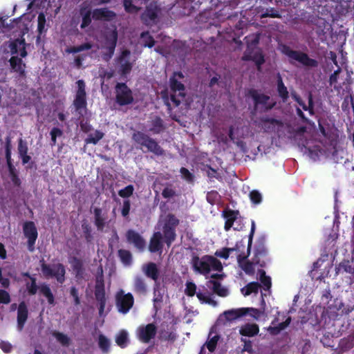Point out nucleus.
Segmentation results:
<instances>
[{
  "label": "nucleus",
  "instance_id": "1",
  "mask_svg": "<svg viewBox=\"0 0 354 354\" xmlns=\"http://www.w3.org/2000/svg\"><path fill=\"white\" fill-rule=\"evenodd\" d=\"M322 136L325 142L314 140H305L299 142V146H302L310 158L313 160H319L322 157L330 158L335 162H339L346 155V151L342 148H337L336 145L330 142L327 143L326 138L323 128H321Z\"/></svg>",
  "mask_w": 354,
  "mask_h": 354
},
{
  "label": "nucleus",
  "instance_id": "2",
  "mask_svg": "<svg viewBox=\"0 0 354 354\" xmlns=\"http://www.w3.org/2000/svg\"><path fill=\"white\" fill-rule=\"evenodd\" d=\"M178 224V220L172 215L161 217L157 227L150 241L149 249L150 252L160 251L165 243L168 247L176 237L175 227Z\"/></svg>",
  "mask_w": 354,
  "mask_h": 354
},
{
  "label": "nucleus",
  "instance_id": "3",
  "mask_svg": "<svg viewBox=\"0 0 354 354\" xmlns=\"http://www.w3.org/2000/svg\"><path fill=\"white\" fill-rule=\"evenodd\" d=\"M241 246H243L241 243H237L235 248H223L221 250L216 251L215 254L220 258L227 259L231 255V254L235 252V254L237 257L239 266L241 270L248 275L254 274L255 270H257L259 279L263 286L264 290H268L271 286L270 278L266 276L265 272L263 270L259 269L260 266L257 261L251 262L246 259L245 256L241 257L240 254Z\"/></svg>",
  "mask_w": 354,
  "mask_h": 354
},
{
  "label": "nucleus",
  "instance_id": "4",
  "mask_svg": "<svg viewBox=\"0 0 354 354\" xmlns=\"http://www.w3.org/2000/svg\"><path fill=\"white\" fill-rule=\"evenodd\" d=\"M142 4L147 5V10L142 15V20L147 24L153 22L158 13V8L153 0H124V6L127 12L136 13Z\"/></svg>",
  "mask_w": 354,
  "mask_h": 354
},
{
  "label": "nucleus",
  "instance_id": "5",
  "mask_svg": "<svg viewBox=\"0 0 354 354\" xmlns=\"http://www.w3.org/2000/svg\"><path fill=\"white\" fill-rule=\"evenodd\" d=\"M183 78L182 73H175L170 79L171 93L169 96L167 91H162L161 95L165 100V104L169 108L171 103L174 106H178L181 99L185 95V87L183 84L178 82L179 80Z\"/></svg>",
  "mask_w": 354,
  "mask_h": 354
},
{
  "label": "nucleus",
  "instance_id": "6",
  "mask_svg": "<svg viewBox=\"0 0 354 354\" xmlns=\"http://www.w3.org/2000/svg\"><path fill=\"white\" fill-rule=\"evenodd\" d=\"M26 44L24 39L20 38L12 41L9 44L10 52L12 55H20L22 57L26 56ZM12 68L20 75L24 74L25 71V64H23L21 59L17 56H12L10 59Z\"/></svg>",
  "mask_w": 354,
  "mask_h": 354
},
{
  "label": "nucleus",
  "instance_id": "7",
  "mask_svg": "<svg viewBox=\"0 0 354 354\" xmlns=\"http://www.w3.org/2000/svg\"><path fill=\"white\" fill-rule=\"evenodd\" d=\"M193 267L196 272L207 274L212 270L220 271L222 270L221 263L212 257L205 256L201 259L196 257L193 259Z\"/></svg>",
  "mask_w": 354,
  "mask_h": 354
},
{
  "label": "nucleus",
  "instance_id": "8",
  "mask_svg": "<svg viewBox=\"0 0 354 354\" xmlns=\"http://www.w3.org/2000/svg\"><path fill=\"white\" fill-rule=\"evenodd\" d=\"M245 315H246V309L245 308L226 310L218 317L216 326L226 325Z\"/></svg>",
  "mask_w": 354,
  "mask_h": 354
},
{
  "label": "nucleus",
  "instance_id": "9",
  "mask_svg": "<svg viewBox=\"0 0 354 354\" xmlns=\"http://www.w3.org/2000/svg\"><path fill=\"white\" fill-rule=\"evenodd\" d=\"M283 53L286 55L292 61H297L300 64L307 66H315L316 62L308 57L306 54L293 51L289 48L283 46L281 48Z\"/></svg>",
  "mask_w": 354,
  "mask_h": 354
},
{
  "label": "nucleus",
  "instance_id": "10",
  "mask_svg": "<svg viewBox=\"0 0 354 354\" xmlns=\"http://www.w3.org/2000/svg\"><path fill=\"white\" fill-rule=\"evenodd\" d=\"M133 304V298L130 293L124 294L122 290L117 293L116 306L120 313L126 314L129 311Z\"/></svg>",
  "mask_w": 354,
  "mask_h": 354
},
{
  "label": "nucleus",
  "instance_id": "11",
  "mask_svg": "<svg viewBox=\"0 0 354 354\" xmlns=\"http://www.w3.org/2000/svg\"><path fill=\"white\" fill-rule=\"evenodd\" d=\"M117 38L118 34L115 28L112 29L106 35L104 45L103 47L106 50V52L104 53V59L105 60H109L113 55L116 46Z\"/></svg>",
  "mask_w": 354,
  "mask_h": 354
},
{
  "label": "nucleus",
  "instance_id": "12",
  "mask_svg": "<svg viewBox=\"0 0 354 354\" xmlns=\"http://www.w3.org/2000/svg\"><path fill=\"white\" fill-rule=\"evenodd\" d=\"M133 139L138 143L146 147L150 151L157 155L162 153V150L158 144L155 141L146 137L143 133L140 132L135 133L133 134Z\"/></svg>",
  "mask_w": 354,
  "mask_h": 354
},
{
  "label": "nucleus",
  "instance_id": "13",
  "mask_svg": "<svg viewBox=\"0 0 354 354\" xmlns=\"http://www.w3.org/2000/svg\"><path fill=\"white\" fill-rule=\"evenodd\" d=\"M23 230L26 238L28 239V250L32 252L35 249L34 245L38 235L35 223L32 221L24 223Z\"/></svg>",
  "mask_w": 354,
  "mask_h": 354
},
{
  "label": "nucleus",
  "instance_id": "14",
  "mask_svg": "<svg viewBox=\"0 0 354 354\" xmlns=\"http://www.w3.org/2000/svg\"><path fill=\"white\" fill-rule=\"evenodd\" d=\"M77 91L76 97L74 100V105L80 114L85 111L86 108V93H85V84L82 80H79L77 82Z\"/></svg>",
  "mask_w": 354,
  "mask_h": 354
},
{
  "label": "nucleus",
  "instance_id": "15",
  "mask_svg": "<svg viewBox=\"0 0 354 354\" xmlns=\"http://www.w3.org/2000/svg\"><path fill=\"white\" fill-rule=\"evenodd\" d=\"M116 100L120 105H125L132 102L133 96L131 91L124 84H117Z\"/></svg>",
  "mask_w": 354,
  "mask_h": 354
},
{
  "label": "nucleus",
  "instance_id": "16",
  "mask_svg": "<svg viewBox=\"0 0 354 354\" xmlns=\"http://www.w3.org/2000/svg\"><path fill=\"white\" fill-rule=\"evenodd\" d=\"M42 272L46 276L56 277L57 280L60 283H62L64 280L65 270L61 264H56L52 266L43 265Z\"/></svg>",
  "mask_w": 354,
  "mask_h": 354
},
{
  "label": "nucleus",
  "instance_id": "17",
  "mask_svg": "<svg viewBox=\"0 0 354 354\" xmlns=\"http://www.w3.org/2000/svg\"><path fill=\"white\" fill-rule=\"evenodd\" d=\"M185 292L187 295L192 297L195 294H196V297L202 303H208L211 304L214 306L216 305V303L209 297V296L205 293H202L200 291L196 292V286L191 282L187 281L186 283V288Z\"/></svg>",
  "mask_w": 354,
  "mask_h": 354
},
{
  "label": "nucleus",
  "instance_id": "18",
  "mask_svg": "<svg viewBox=\"0 0 354 354\" xmlns=\"http://www.w3.org/2000/svg\"><path fill=\"white\" fill-rule=\"evenodd\" d=\"M118 64L122 75H125L130 72L133 62L130 61V52L129 50L122 51L118 59Z\"/></svg>",
  "mask_w": 354,
  "mask_h": 354
},
{
  "label": "nucleus",
  "instance_id": "19",
  "mask_svg": "<svg viewBox=\"0 0 354 354\" xmlns=\"http://www.w3.org/2000/svg\"><path fill=\"white\" fill-rule=\"evenodd\" d=\"M138 338L144 342H148L156 334V327L152 324H149L146 326H140L138 329Z\"/></svg>",
  "mask_w": 354,
  "mask_h": 354
},
{
  "label": "nucleus",
  "instance_id": "20",
  "mask_svg": "<svg viewBox=\"0 0 354 354\" xmlns=\"http://www.w3.org/2000/svg\"><path fill=\"white\" fill-rule=\"evenodd\" d=\"M252 96L253 97V100H254L256 105L257 106L261 105L262 108H265L266 109H270L274 104V102H273V100H271L269 97H268L263 94L259 93L257 91H252Z\"/></svg>",
  "mask_w": 354,
  "mask_h": 354
},
{
  "label": "nucleus",
  "instance_id": "21",
  "mask_svg": "<svg viewBox=\"0 0 354 354\" xmlns=\"http://www.w3.org/2000/svg\"><path fill=\"white\" fill-rule=\"evenodd\" d=\"M127 241L134 245L139 250H142L145 248V241L141 236L133 230H129L127 233Z\"/></svg>",
  "mask_w": 354,
  "mask_h": 354
},
{
  "label": "nucleus",
  "instance_id": "22",
  "mask_svg": "<svg viewBox=\"0 0 354 354\" xmlns=\"http://www.w3.org/2000/svg\"><path fill=\"white\" fill-rule=\"evenodd\" d=\"M91 8L89 5L82 6L80 10V16L82 17L81 28L84 29L91 22Z\"/></svg>",
  "mask_w": 354,
  "mask_h": 354
},
{
  "label": "nucleus",
  "instance_id": "23",
  "mask_svg": "<svg viewBox=\"0 0 354 354\" xmlns=\"http://www.w3.org/2000/svg\"><path fill=\"white\" fill-rule=\"evenodd\" d=\"M95 297L100 302V314L102 315L105 306V292L102 281H97L95 287Z\"/></svg>",
  "mask_w": 354,
  "mask_h": 354
},
{
  "label": "nucleus",
  "instance_id": "24",
  "mask_svg": "<svg viewBox=\"0 0 354 354\" xmlns=\"http://www.w3.org/2000/svg\"><path fill=\"white\" fill-rule=\"evenodd\" d=\"M92 17L97 20L111 21L114 19L115 15L106 8H101L95 10L92 13Z\"/></svg>",
  "mask_w": 354,
  "mask_h": 354
},
{
  "label": "nucleus",
  "instance_id": "25",
  "mask_svg": "<svg viewBox=\"0 0 354 354\" xmlns=\"http://www.w3.org/2000/svg\"><path fill=\"white\" fill-rule=\"evenodd\" d=\"M28 310L24 302H21L18 308L17 312V326L19 330H21L27 319Z\"/></svg>",
  "mask_w": 354,
  "mask_h": 354
},
{
  "label": "nucleus",
  "instance_id": "26",
  "mask_svg": "<svg viewBox=\"0 0 354 354\" xmlns=\"http://www.w3.org/2000/svg\"><path fill=\"white\" fill-rule=\"evenodd\" d=\"M62 4V0H49L47 3L46 8V14L50 17H55L58 12Z\"/></svg>",
  "mask_w": 354,
  "mask_h": 354
},
{
  "label": "nucleus",
  "instance_id": "27",
  "mask_svg": "<svg viewBox=\"0 0 354 354\" xmlns=\"http://www.w3.org/2000/svg\"><path fill=\"white\" fill-rule=\"evenodd\" d=\"M259 331V326L255 324H245L239 328V333L243 336L253 337Z\"/></svg>",
  "mask_w": 354,
  "mask_h": 354
},
{
  "label": "nucleus",
  "instance_id": "28",
  "mask_svg": "<svg viewBox=\"0 0 354 354\" xmlns=\"http://www.w3.org/2000/svg\"><path fill=\"white\" fill-rule=\"evenodd\" d=\"M216 326H217L216 325L214 327H213L211 329V330L209 333L208 339L205 344L207 348H208V350L210 352H212L214 351L216 346L217 344V342L220 339V336L216 330Z\"/></svg>",
  "mask_w": 354,
  "mask_h": 354
},
{
  "label": "nucleus",
  "instance_id": "29",
  "mask_svg": "<svg viewBox=\"0 0 354 354\" xmlns=\"http://www.w3.org/2000/svg\"><path fill=\"white\" fill-rule=\"evenodd\" d=\"M144 273L149 277L156 280L158 276L157 266L153 263H148L142 267Z\"/></svg>",
  "mask_w": 354,
  "mask_h": 354
},
{
  "label": "nucleus",
  "instance_id": "30",
  "mask_svg": "<svg viewBox=\"0 0 354 354\" xmlns=\"http://www.w3.org/2000/svg\"><path fill=\"white\" fill-rule=\"evenodd\" d=\"M46 15L44 12H40L37 17V32H38L37 40L39 39L40 36H41L43 34H44L46 32L47 28L46 27Z\"/></svg>",
  "mask_w": 354,
  "mask_h": 354
},
{
  "label": "nucleus",
  "instance_id": "31",
  "mask_svg": "<svg viewBox=\"0 0 354 354\" xmlns=\"http://www.w3.org/2000/svg\"><path fill=\"white\" fill-rule=\"evenodd\" d=\"M244 58L253 60L258 66L263 62V57L259 50H256L254 53L247 52Z\"/></svg>",
  "mask_w": 354,
  "mask_h": 354
},
{
  "label": "nucleus",
  "instance_id": "32",
  "mask_svg": "<svg viewBox=\"0 0 354 354\" xmlns=\"http://www.w3.org/2000/svg\"><path fill=\"white\" fill-rule=\"evenodd\" d=\"M259 285L257 282L249 283L247 286L241 288V293L244 296H248L252 294H257L259 291Z\"/></svg>",
  "mask_w": 354,
  "mask_h": 354
},
{
  "label": "nucleus",
  "instance_id": "33",
  "mask_svg": "<svg viewBox=\"0 0 354 354\" xmlns=\"http://www.w3.org/2000/svg\"><path fill=\"white\" fill-rule=\"evenodd\" d=\"M290 318H288L286 319V322L279 324V326H274V324H272V326H270L268 328V330L272 335H277L281 330L284 329L290 324Z\"/></svg>",
  "mask_w": 354,
  "mask_h": 354
},
{
  "label": "nucleus",
  "instance_id": "34",
  "mask_svg": "<svg viewBox=\"0 0 354 354\" xmlns=\"http://www.w3.org/2000/svg\"><path fill=\"white\" fill-rule=\"evenodd\" d=\"M225 230H229L232 227H234V222L236 221V214L233 212H226L225 214Z\"/></svg>",
  "mask_w": 354,
  "mask_h": 354
},
{
  "label": "nucleus",
  "instance_id": "35",
  "mask_svg": "<svg viewBox=\"0 0 354 354\" xmlns=\"http://www.w3.org/2000/svg\"><path fill=\"white\" fill-rule=\"evenodd\" d=\"M212 288L215 293L221 297H225L229 293L228 290L225 287L222 286L219 283L216 281L212 282Z\"/></svg>",
  "mask_w": 354,
  "mask_h": 354
},
{
  "label": "nucleus",
  "instance_id": "36",
  "mask_svg": "<svg viewBox=\"0 0 354 354\" xmlns=\"http://www.w3.org/2000/svg\"><path fill=\"white\" fill-rule=\"evenodd\" d=\"M116 343L121 347H124L128 343V334L126 331H120L116 337Z\"/></svg>",
  "mask_w": 354,
  "mask_h": 354
},
{
  "label": "nucleus",
  "instance_id": "37",
  "mask_svg": "<svg viewBox=\"0 0 354 354\" xmlns=\"http://www.w3.org/2000/svg\"><path fill=\"white\" fill-rule=\"evenodd\" d=\"M246 309V314H249L255 319H258L262 315L265 314V308H263L261 310H259L254 308H245Z\"/></svg>",
  "mask_w": 354,
  "mask_h": 354
},
{
  "label": "nucleus",
  "instance_id": "38",
  "mask_svg": "<svg viewBox=\"0 0 354 354\" xmlns=\"http://www.w3.org/2000/svg\"><path fill=\"white\" fill-rule=\"evenodd\" d=\"M140 42L145 46L152 47L153 46V39L148 32H144L141 35Z\"/></svg>",
  "mask_w": 354,
  "mask_h": 354
},
{
  "label": "nucleus",
  "instance_id": "39",
  "mask_svg": "<svg viewBox=\"0 0 354 354\" xmlns=\"http://www.w3.org/2000/svg\"><path fill=\"white\" fill-rule=\"evenodd\" d=\"M95 218V223L98 228H102L104 225V217L102 214V210L98 208H95L94 209Z\"/></svg>",
  "mask_w": 354,
  "mask_h": 354
},
{
  "label": "nucleus",
  "instance_id": "40",
  "mask_svg": "<svg viewBox=\"0 0 354 354\" xmlns=\"http://www.w3.org/2000/svg\"><path fill=\"white\" fill-rule=\"evenodd\" d=\"M40 291L47 298L49 304H53L54 303V297L49 287L47 286H41L40 287Z\"/></svg>",
  "mask_w": 354,
  "mask_h": 354
},
{
  "label": "nucleus",
  "instance_id": "41",
  "mask_svg": "<svg viewBox=\"0 0 354 354\" xmlns=\"http://www.w3.org/2000/svg\"><path fill=\"white\" fill-rule=\"evenodd\" d=\"M102 137L103 133L96 131L94 133L89 135L88 138L86 139V142L96 144Z\"/></svg>",
  "mask_w": 354,
  "mask_h": 354
},
{
  "label": "nucleus",
  "instance_id": "42",
  "mask_svg": "<svg viewBox=\"0 0 354 354\" xmlns=\"http://www.w3.org/2000/svg\"><path fill=\"white\" fill-rule=\"evenodd\" d=\"M119 256L120 257L121 261L124 264L128 265L130 263L131 261V253L127 250H120Z\"/></svg>",
  "mask_w": 354,
  "mask_h": 354
},
{
  "label": "nucleus",
  "instance_id": "43",
  "mask_svg": "<svg viewBox=\"0 0 354 354\" xmlns=\"http://www.w3.org/2000/svg\"><path fill=\"white\" fill-rule=\"evenodd\" d=\"M91 48V45L90 44L86 43V44H82L78 46L70 48L67 50V51L71 53H79V52L84 50H88Z\"/></svg>",
  "mask_w": 354,
  "mask_h": 354
},
{
  "label": "nucleus",
  "instance_id": "44",
  "mask_svg": "<svg viewBox=\"0 0 354 354\" xmlns=\"http://www.w3.org/2000/svg\"><path fill=\"white\" fill-rule=\"evenodd\" d=\"M219 198L220 196L216 191L209 192L207 194V200L211 204L216 203L219 201Z\"/></svg>",
  "mask_w": 354,
  "mask_h": 354
},
{
  "label": "nucleus",
  "instance_id": "45",
  "mask_svg": "<svg viewBox=\"0 0 354 354\" xmlns=\"http://www.w3.org/2000/svg\"><path fill=\"white\" fill-rule=\"evenodd\" d=\"M162 301V296L159 290L155 289L154 290V298H153V304L154 308L157 309L160 307V303Z\"/></svg>",
  "mask_w": 354,
  "mask_h": 354
},
{
  "label": "nucleus",
  "instance_id": "46",
  "mask_svg": "<svg viewBox=\"0 0 354 354\" xmlns=\"http://www.w3.org/2000/svg\"><path fill=\"white\" fill-rule=\"evenodd\" d=\"M162 129V121L160 118H156L152 123V127L150 130L155 132L159 133Z\"/></svg>",
  "mask_w": 354,
  "mask_h": 354
},
{
  "label": "nucleus",
  "instance_id": "47",
  "mask_svg": "<svg viewBox=\"0 0 354 354\" xmlns=\"http://www.w3.org/2000/svg\"><path fill=\"white\" fill-rule=\"evenodd\" d=\"M278 91L280 96L282 97L283 100H285L288 97V93L286 86L282 83L281 80L280 79L278 82Z\"/></svg>",
  "mask_w": 354,
  "mask_h": 354
},
{
  "label": "nucleus",
  "instance_id": "48",
  "mask_svg": "<svg viewBox=\"0 0 354 354\" xmlns=\"http://www.w3.org/2000/svg\"><path fill=\"white\" fill-rule=\"evenodd\" d=\"M53 335L62 345L65 346L68 344L69 339L66 335L59 333H54Z\"/></svg>",
  "mask_w": 354,
  "mask_h": 354
},
{
  "label": "nucleus",
  "instance_id": "49",
  "mask_svg": "<svg viewBox=\"0 0 354 354\" xmlns=\"http://www.w3.org/2000/svg\"><path fill=\"white\" fill-rule=\"evenodd\" d=\"M133 190L134 189L132 185H128L119 192V195L123 198L129 197L133 194Z\"/></svg>",
  "mask_w": 354,
  "mask_h": 354
},
{
  "label": "nucleus",
  "instance_id": "50",
  "mask_svg": "<svg viewBox=\"0 0 354 354\" xmlns=\"http://www.w3.org/2000/svg\"><path fill=\"white\" fill-rule=\"evenodd\" d=\"M323 264H324V268L326 270L327 274L329 272L330 263L328 262L325 263L324 261L319 260L316 263H314V269L312 271L314 275L316 274L317 269L319 267H320L321 266H322Z\"/></svg>",
  "mask_w": 354,
  "mask_h": 354
},
{
  "label": "nucleus",
  "instance_id": "51",
  "mask_svg": "<svg viewBox=\"0 0 354 354\" xmlns=\"http://www.w3.org/2000/svg\"><path fill=\"white\" fill-rule=\"evenodd\" d=\"M62 135V131L59 128H53L50 131L51 140L53 145H55L56 139Z\"/></svg>",
  "mask_w": 354,
  "mask_h": 354
},
{
  "label": "nucleus",
  "instance_id": "52",
  "mask_svg": "<svg viewBox=\"0 0 354 354\" xmlns=\"http://www.w3.org/2000/svg\"><path fill=\"white\" fill-rule=\"evenodd\" d=\"M135 287L136 290L140 292H145L146 290L145 285L140 278H136L135 280Z\"/></svg>",
  "mask_w": 354,
  "mask_h": 354
},
{
  "label": "nucleus",
  "instance_id": "53",
  "mask_svg": "<svg viewBox=\"0 0 354 354\" xmlns=\"http://www.w3.org/2000/svg\"><path fill=\"white\" fill-rule=\"evenodd\" d=\"M250 198L255 204H259L261 201V194L257 191L251 192L250 194Z\"/></svg>",
  "mask_w": 354,
  "mask_h": 354
},
{
  "label": "nucleus",
  "instance_id": "54",
  "mask_svg": "<svg viewBox=\"0 0 354 354\" xmlns=\"http://www.w3.org/2000/svg\"><path fill=\"white\" fill-rule=\"evenodd\" d=\"M10 301V295L8 292L0 290V303L8 304Z\"/></svg>",
  "mask_w": 354,
  "mask_h": 354
},
{
  "label": "nucleus",
  "instance_id": "55",
  "mask_svg": "<svg viewBox=\"0 0 354 354\" xmlns=\"http://www.w3.org/2000/svg\"><path fill=\"white\" fill-rule=\"evenodd\" d=\"M99 345L102 350L105 351L109 346V341L104 336L100 335L99 337Z\"/></svg>",
  "mask_w": 354,
  "mask_h": 354
},
{
  "label": "nucleus",
  "instance_id": "56",
  "mask_svg": "<svg viewBox=\"0 0 354 354\" xmlns=\"http://www.w3.org/2000/svg\"><path fill=\"white\" fill-rule=\"evenodd\" d=\"M70 263L73 268V269L76 271L77 275L80 274V269L81 268V262L77 259H72L70 261Z\"/></svg>",
  "mask_w": 354,
  "mask_h": 354
},
{
  "label": "nucleus",
  "instance_id": "57",
  "mask_svg": "<svg viewBox=\"0 0 354 354\" xmlns=\"http://www.w3.org/2000/svg\"><path fill=\"white\" fill-rule=\"evenodd\" d=\"M18 149H19V153L20 156L26 155L27 153V151H28L27 146L26 145L25 143H24L22 140H19Z\"/></svg>",
  "mask_w": 354,
  "mask_h": 354
},
{
  "label": "nucleus",
  "instance_id": "58",
  "mask_svg": "<svg viewBox=\"0 0 354 354\" xmlns=\"http://www.w3.org/2000/svg\"><path fill=\"white\" fill-rule=\"evenodd\" d=\"M39 3H43V8H46V0L44 2H43V0H32L28 5V9L39 6Z\"/></svg>",
  "mask_w": 354,
  "mask_h": 354
},
{
  "label": "nucleus",
  "instance_id": "59",
  "mask_svg": "<svg viewBox=\"0 0 354 354\" xmlns=\"http://www.w3.org/2000/svg\"><path fill=\"white\" fill-rule=\"evenodd\" d=\"M130 210V203L129 201H125L123 203L122 209V214L124 216L128 215Z\"/></svg>",
  "mask_w": 354,
  "mask_h": 354
},
{
  "label": "nucleus",
  "instance_id": "60",
  "mask_svg": "<svg viewBox=\"0 0 354 354\" xmlns=\"http://www.w3.org/2000/svg\"><path fill=\"white\" fill-rule=\"evenodd\" d=\"M0 348L4 351V352H10L12 349V346L8 342H1L0 343Z\"/></svg>",
  "mask_w": 354,
  "mask_h": 354
},
{
  "label": "nucleus",
  "instance_id": "61",
  "mask_svg": "<svg viewBox=\"0 0 354 354\" xmlns=\"http://www.w3.org/2000/svg\"><path fill=\"white\" fill-rule=\"evenodd\" d=\"M244 342V346L243 348V350L244 351H247L248 353H252V344L250 341L243 340Z\"/></svg>",
  "mask_w": 354,
  "mask_h": 354
},
{
  "label": "nucleus",
  "instance_id": "62",
  "mask_svg": "<svg viewBox=\"0 0 354 354\" xmlns=\"http://www.w3.org/2000/svg\"><path fill=\"white\" fill-rule=\"evenodd\" d=\"M180 173H181V174L183 175V178L185 179H186L187 180H192L191 174L185 168H181Z\"/></svg>",
  "mask_w": 354,
  "mask_h": 354
},
{
  "label": "nucleus",
  "instance_id": "63",
  "mask_svg": "<svg viewBox=\"0 0 354 354\" xmlns=\"http://www.w3.org/2000/svg\"><path fill=\"white\" fill-rule=\"evenodd\" d=\"M27 289L28 290L30 294H35L37 292V287L35 285V282L34 280L32 281V283L30 285L27 286Z\"/></svg>",
  "mask_w": 354,
  "mask_h": 354
},
{
  "label": "nucleus",
  "instance_id": "64",
  "mask_svg": "<svg viewBox=\"0 0 354 354\" xmlns=\"http://www.w3.org/2000/svg\"><path fill=\"white\" fill-rule=\"evenodd\" d=\"M343 268L344 270L346 272H348V273H352L354 271V269L351 267V266H348L346 265V263H342L341 266H340V268Z\"/></svg>",
  "mask_w": 354,
  "mask_h": 354
}]
</instances>
